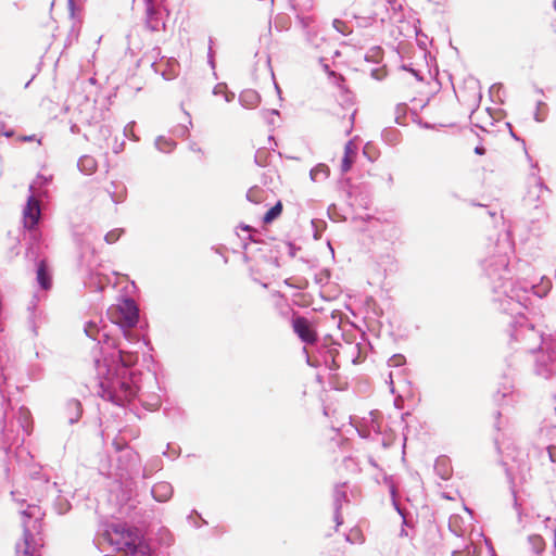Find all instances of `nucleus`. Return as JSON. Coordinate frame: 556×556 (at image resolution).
Instances as JSON below:
<instances>
[{
  "label": "nucleus",
  "instance_id": "f257e3e1",
  "mask_svg": "<svg viewBox=\"0 0 556 556\" xmlns=\"http://www.w3.org/2000/svg\"><path fill=\"white\" fill-rule=\"evenodd\" d=\"M514 253V242L508 230L500 233L496 240L489 239L486 255L481 267L493 292V302L505 314H519L527 307L530 295L546 296L552 289V281L542 277L539 283L518 278L510 281L509 261Z\"/></svg>",
  "mask_w": 556,
  "mask_h": 556
},
{
  "label": "nucleus",
  "instance_id": "f03ea898",
  "mask_svg": "<svg viewBox=\"0 0 556 556\" xmlns=\"http://www.w3.org/2000/svg\"><path fill=\"white\" fill-rule=\"evenodd\" d=\"M103 357L94 361L99 395L117 406L129 404L138 395L139 387L129 371L138 356L118 345L116 351L106 352L102 348Z\"/></svg>",
  "mask_w": 556,
  "mask_h": 556
},
{
  "label": "nucleus",
  "instance_id": "7ed1b4c3",
  "mask_svg": "<svg viewBox=\"0 0 556 556\" xmlns=\"http://www.w3.org/2000/svg\"><path fill=\"white\" fill-rule=\"evenodd\" d=\"M9 357L7 352L0 349V450L9 454L12 447L20 446L30 432L31 417L28 408L21 406L17 412L10 408V400L5 395L3 384L11 378L10 368L7 366Z\"/></svg>",
  "mask_w": 556,
  "mask_h": 556
},
{
  "label": "nucleus",
  "instance_id": "20e7f679",
  "mask_svg": "<svg viewBox=\"0 0 556 556\" xmlns=\"http://www.w3.org/2000/svg\"><path fill=\"white\" fill-rule=\"evenodd\" d=\"M509 315L511 316V321L508 328V346L516 353V356L509 355L506 358H510L516 365H521L525 356L538 351L549 339H545L543 332L527 319L522 314V309H520L519 314Z\"/></svg>",
  "mask_w": 556,
  "mask_h": 556
},
{
  "label": "nucleus",
  "instance_id": "39448f33",
  "mask_svg": "<svg viewBox=\"0 0 556 556\" xmlns=\"http://www.w3.org/2000/svg\"><path fill=\"white\" fill-rule=\"evenodd\" d=\"M98 544L100 547L106 544L112 551L125 552L129 556H149L137 530L122 522L106 525Z\"/></svg>",
  "mask_w": 556,
  "mask_h": 556
},
{
  "label": "nucleus",
  "instance_id": "423d86ee",
  "mask_svg": "<svg viewBox=\"0 0 556 556\" xmlns=\"http://www.w3.org/2000/svg\"><path fill=\"white\" fill-rule=\"evenodd\" d=\"M521 365H516L510 358H505V369L503 381L500 382L496 392L493 395L494 402L503 409L513 408L522 400L521 392L515 388L513 376L520 369Z\"/></svg>",
  "mask_w": 556,
  "mask_h": 556
},
{
  "label": "nucleus",
  "instance_id": "0eeeda50",
  "mask_svg": "<svg viewBox=\"0 0 556 556\" xmlns=\"http://www.w3.org/2000/svg\"><path fill=\"white\" fill-rule=\"evenodd\" d=\"M51 178L43 175H38L35 181L29 186L30 195L27 198V203L23 210V224L24 228L29 230L31 235H36V226L41 216L40 202L36 198V187H43L50 182Z\"/></svg>",
  "mask_w": 556,
  "mask_h": 556
},
{
  "label": "nucleus",
  "instance_id": "6e6552de",
  "mask_svg": "<svg viewBox=\"0 0 556 556\" xmlns=\"http://www.w3.org/2000/svg\"><path fill=\"white\" fill-rule=\"evenodd\" d=\"M108 314L111 320L117 325L125 339L130 334L125 328H131L138 323L139 309L132 299H124L121 303L109 308Z\"/></svg>",
  "mask_w": 556,
  "mask_h": 556
},
{
  "label": "nucleus",
  "instance_id": "1a4fd4ad",
  "mask_svg": "<svg viewBox=\"0 0 556 556\" xmlns=\"http://www.w3.org/2000/svg\"><path fill=\"white\" fill-rule=\"evenodd\" d=\"M85 333L87 337L97 341L98 343H104L105 348H113L112 351H116L118 345L123 346L122 343L116 344L115 340L112 339L104 330V328H100L97 323L89 321L85 325Z\"/></svg>",
  "mask_w": 556,
  "mask_h": 556
},
{
  "label": "nucleus",
  "instance_id": "9d476101",
  "mask_svg": "<svg viewBox=\"0 0 556 556\" xmlns=\"http://www.w3.org/2000/svg\"><path fill=\"white\" fill-rule=\"evenodd\" d=\"M23 541L16 544V556H33L40 545V542L35 539L26 520L23 521Z\"/></svg>",
  "mask_w": 556,
  "mask_h": 556
},
{
  "label": "nucleus",
  "instance_id": "9b49d317",
  "mask_svg": "<svg viewBox=\"0 0 556 556\" xmlns=\"http://www.w3.org/2000/svg\"><path fill=\"white\" fill-rule=\"evenodd\" d=\"M533 182L529 186L525 201L528 205H533L535 208L544 202V193L549 192L544 182L538 178H532Z\"/></svg>",
  "mask_w": 556,
  "mask_h": 556
},
{
  "label": "nucleus",
  "instance_id": "f8f14e48",
  "mask_svg": "<svg viewBox=\"0 0 556 556\" xmlns=\"http://www.w3.org/2000/svg\"><path fill=\"white\" fill-rule=\"evenodd\" d=\"M292 327L302 342L306 344H313L317 341L316 332L312 329L308 320L305 317L294 318L292 321Z\"/></svg>",
  "mask_w": 556,
  "mask_h": 556
},
{
  "label": "nucleus",
  "instance_id": "ddd939ff",
  "mask_svg": "<svg viewBox=\"0 0 556 556\" xmlns=\"http://www.w3.org/2000/svg\"><path fill=\"white\" fill-rule=\"evenodd\" d=\"M348 502V495H346V484H338L336 485L333 490V507H334V521L337 523V527L342 525L343 519L341 516V508L343 503Z\"/></svg>",
  "mask_w": 556,
  "mask_h": 556
},
{
  "label": "nucleus",
  "instance_id": "4468645a",
  "mask_svg": "<svg viewBox=\"0 0 556 556\" xmlns=\"http://www.w3.org/2000/svg\"><path fill=\"white\" fill-rule=\"evenodd\" d=\"M174 489L169 482L160 481L155 483L151 489L152 497L160 503L169 501L173 496Z\"/></svg>",
  "mask_w": 556,
  "mask_h": 556
},
{
  "label": "nucleus",
  "instance_id": "2eb2a0df",
  "mask_svg": "<svg viewBox=\"0 0 556 556\" xmlns=\"http://www.w3.org/2000/svg\"><path fill=\"white\" fill-rule=\"evenodd\" d=\"M83 414L81 404L78 400L72 399L67 401L65 406V417L68 424L73 425L79 420Z\"/></svg>",
  "mask_w": 556,
  "mask_h": 556
},
{
  "label": "nucleus",
  "instance_id": "dca6fc26",
  "mask_svg": "<svg viewBox=\"0 0 556 556\" xmlns=\"http://www.w3.org/2000/svg\"><path fill=\"white\" fill-rule=\"evenodd\" d=\"M239 102L245 109H254L261 102V96L253 89H245L239 94Z\"/></svg>",
  "mask_w": 556,
  "mask_h": 556
},
{
  "label": "nucleus",
  "instance_id": "f3484780",
  "mask_svg": "<svg viewBox=\"0 0 556 556\" xmlns=\"http://www.w3.org/2000/svg\"><path fill=\"white\" fill-rule=\"evenodd\" d=\"M434 470L442 480H447L452 476V467L446 456L438 457L434 463Z\"/></svg>",
  "mask_w": 556,
  "mask_h": 556
},
{
  "label": "nucleus",
  "instance_id": "a211bd4d",
  "mask_svg": "<svg viewBox=\"0 0 556 556\" xmlns=\"http://www.w3.org/2000/svg\"><path fill=\"white\" fill-rule=\"evenodd\" d=\"M78 169L85 175H92L98 167L97 161L93 156L83 155L77 162Z\"/></svg>",
  "mask_w": 556,
  "mask_h": 556
},
{
  "label": "nucleus",
  "instance_id": "6ab92c4d",
  "mask_svg": "<svg viewBox=\"0 0 556 556\" xmlns=\"http://www.w3.org/2000/svg\"><path fill=\"white\" fill-rule=\"evenodd\" d=\"M329 167L325 164H317L309 172L311 180L314 182L325 181L329 177Z\"/></svg>",
  "mask_w": 556,
  "mask_h": 556
},
{
  "label": "nucleus",
  "instance_id": "aec40b11",
  "mask_svg": "<svg viewBox=\"0 0 556 556\" xmlns=\"http://www.w3.org/2000/svg\"><path fill=\"white\" fill-rule=\"evenodd\" d=\"M37 281L40 287L45 290L49 289L51 286L50 276L47 271V266L45 261H40L37 266Z\"/></svg>",
  "mask_w": 556,
  "mask_h": 556
},
{
  "label": "nucleus",
  "instance_id": "412c9836",
  "mask_svg": "<svg viewBox=\"0 0 556 556\" xmlns=\"http://www.w3.org/2000/svg\"><path fill=\"white\" fill-rule=\"evenodd\" d=\"M136 397H138L139 402L150 410H154L161 405V399L156 394L146 396L144 393L139 390Z\"/></svg>",
  "mask_w": 556,
  "mask_h": 556
},
{
  "label": "nucleus",
  "instance_id": "4be33fe9",
  "mask_svg": "<svg viewBox=\"0 0 556 556\" xmlns=\"http://www.w3.org/2000/svg\"><path fill=\"white\" fill-rule=\"evenodd\" d=\"M155 147L163 153H169L175 149L176 142L170 138L160 136L155 139Z\"/></svg>",
  "mask_w": 556,
  "mask_h": 556
},
{
  "label": "nucleus",
  "instance_id": "5701e85b",
  "mask_svg": "<svg viewBox=\"0 0 556 556\" xmlns=\"http://www.w3.org/2000/svg\"><path fill=\"white\" fill-rule=\"evenodd\" d=\"M539 437L544 443L556 441V426L542 427L539 431Z\"/></svg>",
  "mask_w": 556,
  "mask_h": 556
},
{
  "label": "nucleus",
  "instance_id": "b1692460",
  "mask_svg": "<svg viewBox=\"0 0 556 556\" xmlns=\"http://www.w3.org/2000/svg\"><path fill=\"white\" fill-rule=\"evenodd\" d=\"M508 458H511V460H513V462H518V463H520V464L518 465V467H520V468H521V470L527 469V464L523 462V459H522V458H517V457H515V456H510V454H506V455L503 457L502 463H503V465L506 467V469H505V470H506V473H507V476H508V477H511V475H513V470H514V467L508 465V462H507V459H508Z\"/></svg>",
  "mask_w": 556,
  "mask_h": 556
},
{
  "label": "nucleus",
  "instance_id": "393cba45",
  "mask_svg": "<svg viewBox=\"0 0 556 556\" xmlns=\"http://www.w3.org/2000/svg\"><path fill=\"white\" fill-rule=\"evenodd\" d=\"M528 543L531 546V549L535 554L541 553L544 548V541L541 535H538V534L529 535Z\"/></svg>",
  "mask_w": 556,
  "mask_h": 556
},
{
  "label": "nucleus",
  "instance_id": "a878e982",
  "mask_svg": "<svg viewBox=\"0 0 556 556\" xmlns=\"http://www.w3.org/2000/svg\"><path fill=\"white\" fill-rule=\"evenodd\" d=\"M22 515L25 517V518H34V528H36V525L40 526L39 525V516H40V509L38 506H35V505H29L27 509L25 510H22Z\"/></svg>",
  "mask_w": 556,
  "mask_h": 556
},
{
  "label": "nucleus",
  "instance_id": "bb28decb",
  "mask_svg": "<svg viewBox=\"0 0 556 556\" xmlns=\"http://www.w3.org/2000/svg\"><path fill=\"white\" fill-rule=\"evenodd\" d=\"M281 212H282V204H281V202H277L273 207H270L266 212L263 219L265 223H270L275 218H277L281 214Z\"/></svg>",
  "mask_w": 556,
  "mask_h": 556
},
{
  "label": "nucleus",
  "instance_id": "cd10ccee",
  "mask_svg": "<svg viewBox=\"0 0 556 556\" xmlns=\"http://www.w3.org/2000/svg\"><path fill=\"white\" fill-rule=\"evenodd\" d=\"M263 189L258 187H252L247 192V199L253 203H260L263 200Z\"/></svg>",
  "mask_w": 556,
  "mask_h": 556
},
{
  "label": "nucleus",
  "instance_id": "c85d7f7f",
  "mask_svg": "<svg viewBox=\"0 0 556 556\" xmlns=\"http://www.w3.org/2000/svg\"><path fill=\"white\" fill-rule=\"evenodd\" d=\"M187 519L188 522L197 529L202 527V525H206V521L201 517V515L197 510H192Z\"/></svg>",
  "mask_w": 556,
  "mask_h": 556
},
{
  "label": "nucleus",
  "instance_id": "c756f323",
  "mask_svg": "<svg viewBox=\"0 0 556 556\" xmlns=\"http://www.w3.org/2000/svg\"><path fill=\"white\" fill-rule=\"evenodd\" d=\"M346 541L352 544H362L364 543V536L358 529H353L345 536Z\"/></svg>",
  "mask_w": 556,
  "mask_h": 556
},
{
  "label": "nucleus",
  "instance_id": "7c9ffc66",
  "mask_svg": "<svg viewBox=\"0 0 556 556\" xmlns=\"http://www.w3.org/2000/svg\"><path fill=\"white\" fill-rule=\"evenodd\" d=\"M112 188H113V189L108 188V193H109V195H110L111 200H112L114 203H121V202H123V201H124V199H125L124 191L122 190V191L117 192V190H116V189H117V187H116V185H115L114 182H112Z\"/></svg>",
  "mask_w": 556,
  "mask_h": 556
},
{
  "label": "nucleus",
  "instance_id": "2f4dec72",
  "mask_svg": "<svg viewBox=\"0 0 556 556\" xmlns=\"http://www.w3.org/2000/svg\"><path fill=\"white\" fill-rule=\"evenodd\" d=\"M123 232H124V230L122 228H116V229L110 230L104 236V240L109 244L115 243L121 238Z\"/></svg>",
  "mask_w": 556,
  "mask_h": 556
},
{
  "label": "nucleus",
  "instance_id": "473e14b6",
  "mask_svg": "<svg viewBox=\"0 0 556 556\" xmlns=\"http://www.w3.org/2000/svg\"><path fill=\"white\" fill-rule=\"evenodd\" d=\"M404 364H405V357L401 354H394L388 361V365L390 367H400Z\"/></svg>",
  "mask_w": 556,
  "mask_h": 556
},
{
  "label": "nucleus",
  "instance_id": "72a5a7b5",
  "mask_svg": "<svg viewBox=\"0 0 556 556\" xmlns=\"http://www.w3.org/2000/svg\"><path fill=\"white\" fill-rule=\"evenodd\" d=\"M386 141H388L391 144H394L397 140V134L396 130L393 129H386L382 134Z\"/></svg>",
  "mask_w": 556,
  "mask_h": 556
},
{
  "label": "nucleus",
  "instance_id": "f704fd0d",
  "mask_svg": "<svg viewBox=\"0 0 556 556\" xmlns=\"http://www.w3.org/2000/svg\"><path fill=\"white\" fill-rule=\"evenodd\" d=\"M135 122L128 123L124 127V136L134 140H138V137L134 132Z\"/></svg>",
  "mask_w": 556,
  "mask_h": 556
},
{
  "label": "nucleus",
  "instance_id": "c9c22d12",
  "mask_svg": "<svg viewBox=\"0 0 556 556\" xmlns=\"http://www.w3.org/2000/svg\"><path fill=\"white\" fill-rule=\"evenodd\" d=\"M333 27L337 29V31H339L342 35H346L349 33V30H348L349 27H348L346 23L341 20H334Z\"/></svg>",
  "mask_w": 556,
  "mask_h": 556
},
{
  "label": "nucleus",
  "instance_id": "e433bc0d",
  "mask_svg": "<svg viewBox=\"0 0 556 556\" xmlns=\"http://www.w3.org/2000/svg\"><path fill=\"white\" fill-rule=\"evenodd\" d=\"M546 451L549 462L556 464V446L549 443L546 445Z\"/></svg>",
  "mask_w": 556,
  "mask_h": 556
},
{
  "label": "nucleus",
  "instance_id": "4c0bfd02",
  "mask_svg": "<svg viewBox=\"0 0 556 556\" xmlns=\"http://www.w3.org/2000/svg\"><path fill=\"white\" fill-rule=\"evenodd\" d=\"M354 118H355V111H353V112H351L349 114L348 125H346V127L344 129V132H345L346 136H349L352 132V130H353Z\"/></svg>",
  "mask_w": 556,
  "mask_h": 556
},
{
  "label": "nucleus",
  "instance_id": "58836bf2",
  "mask_svg": "<svg viewBox=\"0 0 556 556\" xmlns=\"http://www.w3.org/2000/svg\"><path fill=\"white\" fill-rule=\"evenodd\" d=\"M353 159L351 156H343L341 169L346 173L352 167Z\"/></svg>",
  "mask_w": 556,
  "mask_h": 556
},
{
  "label": "nucleus",
  "instance_id": "ea45409f",
  "mask_svg": "<svg viewBox=\"0 0 556 556\" xmlns=\"http://www.w3.org/2000/svg\"><path fill=\"white\" fill-rule=\"evenodd\" d=\"M355 153V147L353 144V141L350 140L344 146V156H351Z\"/></svg>",
  "mask_w": 556,
  "mask_h": 556
},
{
  "label": "nucleus",
  "instance_id": "a19ab883",
  "mask_svg": "<svg viewBox=\"0 0 556 556\" xmlns=\"http://www.w3.org/2000/svg\"><path fill=\"white\" fill-rule=\"evenodd\" d=\"M188 132H189V127H188V126H185V125L178 126V127L174 130V134H175L176 136H179V137H185Z\"/></svg>",
  "mask_w": 556,
  "mask_h": 556
},
{
  "label": "nucleus",
  "instance_id": "79ce46f5",
  "mask_svg": "<svg viewBox=\"0 0 556 556\" xmlns=\"http://www.w3.org/2000/svg\"><path fill=\"white\" fill-rule=\"evenodd\" d=\"M113 446L115 447V450L117 452H121V451H123V450H125L127 447V443L123 442V441H121L119 439L116 438L113 441Z\"/></svg>",
  "mask_w": 556,
  "mask_h": 556
},
{
  "label": "nucleus",
  "instance_id": "37998d69",
  "mask_svg": "<svg viewBox=\"0 0 556 556\" xmlns=\"http://www.w3.org/2000/svg\"><path fill=\"white\" fill-rule=\"evenodd\" d=\"M458 520V517L454 516L450 519V529L457 535L462 536L463 533L454 529V523Z\"/></svg>",
  "mask_w": 556,
  "mask_h": 556
},
{
  "label": "nucleus",
  "instance_id": "c03bdc74",
  "mask_svg": "<svg viewBox=\"0 0 556 556\" xmlns=\"http://www.w3.org/2000/svg\"><path fill=\"white\" fill-rule=\"evenodd\" d=\"M225 89H226V86L220 85V84H219V85H216V86H215V88H214V90H213V93H214V94H224Z\"/></svg>",
  "mask_w": 556,
  "mask_h": 556
},
{
  "label": "nucleus",
  "instance_id": "a18cd8bd",
  "mask_svg": "<svg viewBox=\"0 0 556 556\" xmlns=\"http://www.w3.org/2000/svg\"><path fill=\"white\" fill-rule=\"evenodd\" d=\"M370 416H371V430L375 432H380L379 425L376 422V420L374 418L375 417L374 413H370Z\"/></svg>",
  "mask_w": 556,
  "mask_h": 556
},
{
  "label": "nucleus",
  "instance_id": "49530a36",
  "mask_svg": "<svg viewBox=\"0 0 556 556\" xmlns=\"http://www.w3.org/2000/svg\"><path fill=\"white\" fill-rule=\"evenodd\" d=\"M224 98H225V101H226V102H230V101H232V100H233L235 94H233L232 92H226V91H225V92H224Z\"/></svg>",
  "mask_w": 556,
  "mask_h": 556
},
{
  "label": "nucleus",
  "instance_id": "de8ad7c7",
  "mask_svg": "<svg viewBox=\"0 0 556 556\" xmlns=\"http://www.w3.org/2000/svg\"><path fill=\"white\" fill-rule=\"evenodd\" d=\"M0 135L10 138V137H12L14 135V131H13V129H8V130H4V131L0 130Z\"/></svg>",
  "mask_w": 556,
  "mask_h": 556
},
{
  "label": "nucleus",
  "instance_id": "09e8293b",
  "mask_svg": "<svg viewBox=\"0 0 556 556\" xmlns=\"http://www.w3.org/2000/svg\"><path fill=\"white\" fill-rule=\"evenodd\" d=\"M371 76L376 79H381L382 78V75H380V70H372L371 71Z\"/></svg>",
  "mask_w": 556,
  "mask_h": 556
},
{
  "label": "nucleus",
  "instance_id": "8fccbe9b",
  "mask_svg": "<svg viewBox=\"0 0 556 556\" xmlns=\"http://www.w3.org/2000/svg\"><path fill=\"white\" fill-rule=\"evenodd\" d=\"M29 325H30V329H31V332L34 333V336L37 334V329H36V326H35V321L33 319V316L30 317L29 319Z\"/></svg>",
  "mask_w": 556,
  "mask_h": 556
},
{
  "label": "nucleus",
  "instance_id": "3c124183",
  "mask_svg": "<svg viewBox=\"0 0 556 556\" xmlns=\"http://www.w3.org/2000/svg\"><path fill=\"white\" fill-rule=\"evenodd\" d=\"M70 129L72 134H78L80 130L77 124H72Z\"/></svg>",
  "mask_w": 556,
  "mask_h": 556
},
{
  "label": "nucleus",
  "instance_id": "603ef678",
  "mask_svg": "<svg viewBox=\"0 0 556 556\" xmlns=\"http://www.w3.org/2000/svg\"><path fill=\"white\" fill-rule=\"evenodd\" d=\"M475 152H476L477 154H480V155H481V154H483V153H484V149H483L482 147H477V148L475 149Z\"/></svg>",
  "mask_w": 556,
  "mask_h": 556
},
{
  "label": "nucleus",
  "instance_id": "864d4df0",
  "mask_svg": "<svg viewBox=\"0 0 556 556\" xmlns=\"http://www.w3.org/2000/svg\"><path fill=\"white\" fill-rule=\"evenodd\" d=\"M265 113H268V114H271V115H278L279 114V112L277 110L265 111Z\"/></svg>",
  "mask_w": 556,
  "mask_h": 556
},
{
  "label": "nucleus",
  "instance_id": "5fc2aeb1",
  "mask_svg": "<svg viewBox=\"0 0 556 556\" xmlns=\"http://www.w3.org/2000/svg\"><path fill=\"white\" fill-rule=\"evenodd\" d=\"M369 464L372 466V467H377V463L375 462V459L372 457H369Z\"/></svg>",
  "mask_w": 556,
  "mask_h": 556
},
{
  "label": "nucleus",
  "instance_id": "6e6d98bb",
  "mask_svg": "<svg viewBox=\"0 0 556 556\" xmlns=\"http://www.w3.org/2000/svg\"><path fill=\"white\" fill-rule=\"evenodd\" d=\"M389 378H390L391 392L393 393V392H394V389H393L392 374H390Z\"/></svg>",
  "mask_w": 556,
  "mask_h": 556
},
{
  "label": "nucleus",
  "instance_id": "4d7b16f0",
  "mask_svg": "<svg viewBox=\"0 0 556 556\" xmlns=\"http://www.w3.org/2000/svg\"><path fill=\"white\" fill-rule=\"evenodd\" d=\"M495 443H496L497 451H498L500 453H502V446H501V444H500V442H498V439H496V440H495Z\"/></svg>",
  "mask_w": 556,
  "mask_h": 556
},
{
  "label": "nucleus",
  "instance_id": "13d9d810",
  "mask_svg": "<svg viewBox=\"0 0 556 556\" xmlns=\"http://www.w3.org/2000/svg\"><path fill=\"white\" fill-rule=\"evenodd\" d=\"M515 507L517 509L518 517L520 518V511H519V507H518V503H517L516 498H515Z\"/></svg>",
  "mask_w": 556,
  "mask_h": 556
},
{
  "label": "nucleus",
  "instance_id": "bf43d9fd",
  "mask_svg": "<svg viewBox=\"0 0 556 556\" xmlns=\"http://www.w3.org/2000/svg\"><path fill=\"white\" fill-rule=\"evenodd\" d=\"M186 115H187V117H188V124H189V126H191V125H192V122H191V118H190L189 113H187V112H186Z\"/></svg>",
  "mask_w": 556,
  "mask_h": 556
},
{
  "label": "nucleus",
  "instance_id": "052dcab7",
  "mask_svg": "<svg viewBox=\"0 0 556 556\" xmlns=\"http://www.w3.org/2000/svg\"><path fill=\"white\" fill-rule=\"evenodd\" d=\"M68 509V504H65V508L63 510H60V514H64Z\"/></svg>",
  "mask_w": 556,
  "mask_h": 556
},
{
  "label": "nucleus",
  "instance_id": "680f3d73",
  "mask_svg": "<svg viewBox=\"0 0 556 556\" xmlns=\"http://www.w3.org/2000/svg\"><path fill=\"white\" fill-rule=\"evenodd\" d=\"M177 455H178V452H177V451H172V457H173V458L177 457Z\"/></svg>",
  "mask_w": 556,
  "mask_h": 556
},
{
  "label": "nucleus",
  "instance_id": "e2e57ef3",
  "mask_svg": "<svg viewBox=\"0 0 556 556\" xmlns=\"http://www.w3.org/2000/svg\"><path fill=\"white\" fill-rule=\"evenodd\" d=\"M410 72H412V73H413V74H414L418 79H421V78L418 76V74H417V72H416V71L410 70Z\"/></svg>",
  "mask_w": 556,
  "mask_h": 556
},
{
  "label": "nucleus",
  "instance_id": "0e129e2a",
  "mask_svg": "<svg viewBox=\"0 0 556 556\" xmlns=\"http://www.w3.org/2000/svg\"><path fill=\"white\" fill-rule=\"evenodd\" d=\"M358 432H359V434H361L362 437H367V435H368V433L362 432L361 430H358Z\"/></svg>",
  "mask_w": 556,
  "mask_h": 556
},
{
  "label": "nucleus",
  "instance_id": "69168bd1",
  "mask_svg": "<svg viewBox=\"0 0 556 556\" xmlns=\"http://www.w3.org/2000/svg\"><path fill=\"white\" fill-rule=\"evenodd\" d=\"M495 427L497 428V430H501L500 421H496Z\"/></svg>",
  "mask_w": 556,
  "mask_h": 556
},
{
  "label": "nucleus",
  "instance_id": "338daca9",
  "mask_svg": "<svg viewBox=\"0 0 556 556\" xmlns=\"http://www.w3.org/2000/svg\"><path fill=\"white\" fill-rule=\"evenodd\" d=\"M405 109V105H397V110H404Z\"/></svg>",
  "mask_w": 556,
  "mask_h": 556
},
{
  "label": "nucleus",
  "instance_id": "774afa93",
  "mask_svg": "<svg viewBox=\"0 0 556 556\" xmlns=\"http://www.w3.org/2000/svg\"><path fill=\"white\" fill-rule=\"evenodd\" d=\"M502 416V412H497L496 418L498 419Z\"/></svg>",
  "mask_w": 556,
  "mask_h": 556
}]
</instances>
